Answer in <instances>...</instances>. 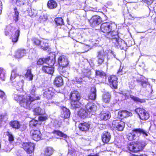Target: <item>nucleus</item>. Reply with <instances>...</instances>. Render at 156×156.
<instances>
[{"label": "nucleus", "mask_w": 156, "mask_h": 156, "mask_svg": "<svg viewBox=\"0 0 156 156\" xmlns=\"http://www.w3.org/2000/svg\"><path fill=\"white\" fill-rule=\"evenodd\" d=\"M36 88L34 86H31L30 89V95L25 96L22 95L15 94L14 99L17 101H19L20 105L25 108L29 109L31 103L34 101L39 99V97L36 96L35 94Z\"/></svg>", "instance_id": "1"}, {"label": "nucleus", "mask_w": 156, "mask_h": 156, "mask_svg": "<svg viewBox=\"0 0 156 156\" xmlns=\"http://www.w3.org/2000/svg\"><path fill=\"white\" fill-rule=\"evenodd\" d=\"M142 134L145 138L148 136V132L143 129L139 128L134 129L131 133H129L127 135V138L129 140H138L139 136Z\"/></svg>", "instance_id": "2"}, {"label": "nucleus", "mask_w": 156, "mask_h": 156, "mask_svg": "<svg viewBox=\"0 0 156 156\" xmlns=\"http://www.w3.org/2000/svg\"><path fill=\"white\" fill-rule=\"evenodd\" d=\"M145 145V143L143 141L136 143L130 144L128 145L127 148L130 151L137 152L142 150Z\"/></svg>", "instance_id": "3"}, {"label": "nucleus", "mask_w": 156, "mask_h": 156, "mask_svg": "<svg viewBox=\"0 0 156 156\" xmlns=\"http://www.w3.org/2000/svg\"><path fill=\"white\" fill-rule=\"evenodd\" d=\"M109 53L112 55L114 57H115V55L113 54V51L110 50L106 51H105L104 50H103L98 51L97 56L98 64L100 65L102 64L104 61L105 57L106 55H107V58L108 60L109 58L108 57V53Z\"/></svg>", "instance_id": "4"}, {"label": "nucleus", "mask_w": 156, "mask_h": 156, "mask_svg": "<svg viewBox=\"0 0 156 156\" xmlns=\"http://www.w3.org/2000/svg\"><path fill=\"white\" fill-rule=\"evenodd\" d=\"M101 31L106 34L107 38H111V34L110 32L112 30V24L109 23H105L101 24Z\"/></svg>", "instance_id": "5"}, {"label": "nucleus", "mask_w": 156, "mask_h": 156, "mask_svg": "<svg viewBox=\"0 0 156 156\" xmlns=\"http://www.w3.org/2000/svg\"><path fill=\"white\" fill-rule=\"evenodd\" d=\"M135 111L141 120H146L149 118V114L143 109L138 108L135 109Z\"/></svg>", "instance_id": "6"}, {"label": "nucleus", "mask_w": 156, "mask_h": 156, "mask_svg": "<svg viewBox=\"0 0 156 156\" xmlns=\"http://www.w3.org/2000/svg\"><path fill=\"white\" fill-rule=\"evenodd\" d=\"M89 21L91 26L94 27L100 24L102 22V19L100 16L95 15L93 16Z\"/></svg>", "instance_id": "7"}, {"label": "nucleus", "mask_w": 156, "mask_h": 156, "mask_svg": "<svg viewBox=\"0 0 156 156\" xmlns=\"http://www.w3.org/2000/svg\"><path fill=\"white\" fill-rule=\"evenodd\" d=\"M112 126L115 129L122 131L124 128L125 124L123 122L120 120H115L113 121Z\"/></svg>", "instance_id": "8"}, {"label": "nucleus", "mask_w": 156, "mask_h": 156, "mask_svg": "<svg viewBox=\"0 0 156 156\" xmlns=\"http://www.w3.org/2000/svg\"><path fill=\"white\" fill-rule=\"evenodd\" d=\"M85 109L89 115H93L97 109L96 105L92 102H89L85 105Z\"/></svg>", "instance_id": "9"}, {"label": "nucleus", "mask_w": 156, "mask_h": 156, "mask_svg": "<svg viewBox=\"0 0 156 156\" xmlns=\"http://www.w3.org/2000/svg\"><path fill=\"white\" fill-rule=\"evenodd\" d=\"M23 147L28 154H30L34 150V144L30 142L24 143L22 144Z\"/></svg>", "instance_id": "10"}, {"label": "nucleus", "mask_w": 156, "mask_h": 156, "mask_svg": "<svg viewBox=\"0 0 156 156\" xmlns=\"http://www.w3.org/2000/svg\"><path fill=\"white\" fill-rule=\"evenodd\" d=\"M23 78V76H18L16 78L19 80L13 82V85L17 90H20L23 89L24 83V81L22 79Z\"/></svg>", "instance_id": "11"}, {"label": "nucleus", "mask_w": 156, "mask_h": 156, "mask_svg": "<svg viewBox=\"0 0 156 156\" xmlns=\"http://www.w3.org/2000/svg\"><path fill=\"white\" fill-rule=\"evenodd\" d=\"M50 61L51 62V63L49 62V64H48L50 66H43L42 68V70L44 72L51 74L54 72L53 68L52 66L54 65L55 61L54 60H51V61Z\"/></svg>", "instance_id": "12"}, {"label": "nucleus", "mask_w": 156, "mask_h": 156, "mask_svg": "<svg viewBox=\"0 0 156 156\" xmlns=\"http://www.w3.org/2000/svg\"><path fill=\"white\" fill-rule=\"evenodd\" d=\"M58 62L59 65L63 67H66L69 63L68 58L64 55H61L59 57Z\"/></svg>", "instance_id": "13"}, {"label": "nucleus", "mask_w": 156, "mask_h": 156, "mask_svg": "<svg viewBox=\"0 0 156 156\" xmlns=\"http://www.w3.org/2000/svg\"><path fill=\"white\" fill-rule=\"evenodd\" d=\"M30 134L32 138L35 141H38L40 140L41 134L40 130L32 129L30 131Z\"/></svg>", "instance_id": "14"}, {"label": "nucleus", "mask_w": 156, "mask_h": 156, "mask_svg": "<svg viewBox=\"0 0 156 156\" xmlns=\"http://www.w3.org/2000/svg\"><path fill=\"white\" fill-rule=\"evenodd\" d=\"M118 80L116 76H111L109 77L108 79L109 83L111 87L114 89L117 87Z\"/></svg>", "instance_id": "15"}, {"label": "nucleus", "mask_w": 156, "mask_h": 156, "mask_svg": "<svg viewBox=\"0 0 156 156\" xmlns=\"http://www.w3.org/2000/svg\"><path fill=\"white\" fill-rule=\"evenodd\" d=\"M69 97L71 101L79 100L81 98L80 94L76 90L72 92Z\"/></svg>", "instance_id": "16"}, {"label": "nucleus", "mask_w": 156, "mask_h": 156, "mask_svg": "<svg viewBox=\"0 0 156 156\" xmlns=\"http://www.w3.org/2000/svg\"><path fill=\"white\" fill-rule=\"evenodd\" d=\"M111 137L110 133L108 132H104L101 135V139L102 141L105 143H108L110 141Z\"/></svg>", "instance_id": "17"}, {"label": "nucleus", "mask_w": 156, "mask_h": 156, "mask_svg": "<svg viewBox=\"0 0 156 156\" xmlns=\"http://www.w3.org/2000/svg\"><path fill=\"white\" fill-rule=\"evenodd\" d=\"M70 112L69 110L65 107H63L61 109V117L67 119L70 115Z\"/></svg>", "instance_id": "18"}, {"label": "nucleus", "mask_w": 156, "mask_h": 156, "mask_svg": "<svg viewBox=\"0 0 156 156\" xmlns=\"http://www.w3.org/2000/svg\"><path fill=\"white\" fill-rule=\"evenodd\" d=\"M90 123L89 122H83L80 123L79 127L80 130L83 131H87L90 128Z\"/></svg>", "instance_id": "19"}, {"label": "nucleus", "mask_w": 156, "mask_h": 156, "mask_svg": "<svg viewBox=\"0 0 156 156\" xmlns=\"http://www.w3.org/2000/svg\"><path fill=\"white\" fill-rule=\"evenodd\" d=\"M68 68L66 67H61L58 68V70L60 73L65 77L67 78L69 76V73L68 70Z\"/></svg>", "instance_id": "20"}, {"label": "nucleus", "mask_w": 156, "mask_h": 156, "mask_svg": "<svg viewBox=\"0 0 156 156\" xmlns=\"http://www.w3.org/2000/svg\"><path fill=\"white\" fill-rule=\"evenodd\" d=\"M132 115L131 112L126 110L119 111L118 113V116L121 119L131 116Z\"/></svg>", "instance_id": "21"}, {"label": "nucleus", "mask_w": 156, "mask_h": 156, "mask_svg": "<svg viewBox=\"0 0 156 156\" xmlns=\"http://www.w3.org/2000/svg\"><path fill=\"white\" fill-rule=\"evenodd\" d=\"M26 54V51L25 49H20L15 53V56L16 58H20L24 56Z\"/></svg>", "instance_id": "22"}, {"label": "nucleus", "mask_w": 156, "mask_h": 156, "mask_svg": "<svg viewBox=\"0 0 156 156\" xmlns=\"http://www.w3.org/2000/svg\"><path fill=\"white\" fill-rule=\"evenodd\" d=\"M43 95L44 97L49 99L52 98L54 95V93L50 89H47L43 92Z\"/></svg>", "instance_id": "23"}, {"label": "nucleus", "mask_w": 156, "mask_h": 156, "mask_svg": "<svg viewBox=\"0 0 156 156\" xmlns=\"http://www.w3.org/2000/svg\"><path fill=\"white\" fill-rule=\"evenodd\" d=\"M111 114L108 112H103L101 113L100 119L101 120H107L111 117Z\"/></svg>", "instance_id": "24"}, {"label": "nucleus", "mask_w": 156, "mask_h": 156, "mask_svg": "<svg viewBox=\"0 0 156 156\" xmlns=\"http://www.w3.org/2000/svg\"><path fill=\"white\" fill-rule=\"evenodd\" d=\"M78 114L80 117L83 119L85 118L89 115L86 109H80L78 112Z\"/></svg>", "instance_id": "25"}, {"label": "nucleus", "mask_w": 156, "mask_h": 156, "mask_svg": "<svg viewBox=\"0 0 156 156\" xmlns=\"http://www.w3.org/2000/svg\"><path fill=\"white\" fill-rule=\"evenodd\" d=\"M54 83L58 87L62 86L63 83V80L62 77L58 76L56 77L54 80Z\"/></svg>", "instance_id": "26"}, {"label": "nucleus", "mask_w": 156, "mask_h": 156, "mask_svg": "<svg viewBox=\"0 0 156 156\" xmlns=\"http://www.w3.org/2000/svg\"><path fill=\"white\" fill-rule=\"evenodd\" d=\"M48 7L50 9L55 8L57 6V4L56 1L54 0H49L47 3Z\"/></svg>", "instance_id": "27"}, {"label": "nucleus", "mask_w": 156, "mask_h": 156, "mask_svg": "<svg viewBox=\"0 0 156 156\" xmlns=\"http://www.w3.org/2000/svg\"><path fill=\"white\" fill-rule=\"evenodd\" d=\"M96 90L95 87H93L91 88V93L89 96V98L92 100H94L96 97Z\"/></svg>", "instance_id": "28"}, {"label": "nucleus", "mask_w": 156, "mask_h": 156, "mask_svg": "<svg viewBox=\"0 0 156 156\" xmlns=\"http://www.w3.org/2000/svg\"><path fill=\"white\" fill-rule=\"evenodd\" d=\"M111 95L109 93L107 92L104 94L102 96L103 101L105 103H109L110 100Z\"/></svg>", "instance_id": "29"}, {"label": "nucleus", "mask_w": 156, "mask_h": 156, "mask_svg": "<svg viewBox=\"0 0 156 156\" xmlns=\"http://www.w3.org/2000/svg\"><path fill=\"white\" fill-rule=\"evenodd\" d=\"M54 150L51 147H46L44 150V154L46 156L51 155L54 152Z\"/></svg>", "instance_id": "30"}, {"label": "nucleus", "mask_w": 156, "mask_h": 156, "mask_svg": "<svg viewBox=\"0 0 156 156\" xmlns=\"http://www.w3.org/2000/svg\"><path fill=\"white\" fill-rule=\"evenodd\" d=\"M10 125L12 127L16 129H20L21 126L20 122L17 121H11Z\"/></svg>", "instance_id": "31"}, {"label": "nucleus", "mask_w": 156, "mask_h": 156, "mask_svg": "<svg viewBox=\"0 0 156 156\" xmlns=\"http://www.w3.org/2000/svg\"><path fill=\"white\" fill-rule=\"evenodd\" d=\"M40 47L44 50H47L49 47L48 41L45 40H43L41 41Z\"/></svg>", "instance_id": "32"}, {"label": "nucleus", "mask_w": 156, "mask_h": 156, "mask_svg": "<svg viewBox=\"0 0 156 156\" xmlns=\"http://www.w3.org/2000/svg\"><path fill=\"white\" fill-rule=\"evenodd\" d=\"M79 100L71 101V105L73 108H79L81 107L82 104L79 102Z\"/></svg>", "instance_id": "33"}, {"label": "nucleus", "mask_w": 156, "mask_h": 156, "mask_svg": "<svg viewBox=\"0 0 156 156\" xmlns=\"http://www.w3.org/2000/svg\"><path fill=\"white\" fill-rule=\"evenodd\" d=\"M113 43L114 44L116 47H118L119 45L122 49H123V47H121V46L120 45V43L119 42V37L118 35H116L115 37L111 38Z\"/></svg>", "instance_id": "34"}, {"label": "nucleus", "mask_w": 156, "mask_h": 156, "mask_svg": "<svg viewBox=\"0 0 156 156\" xmlns=\"http://www.w3.org/2000/svg\"><path fill=\"white\" fill-rule=\"evenodd\" d=\"M25 76L29 80H33V75L31 73V69H27L26 73L25 74Z\"/></svg>", "instance_id": "35"}, {"label": "nucleus", "mask_w": 156, "mask_h": 156, "mask_svg": "<svg viewBox=\"0 0 156 156\" xmlns=\"http://www.w3.org/2000/svg\"><path fill=\"white\" fill-rule=\"evenodd\" d=\"M20 33V30H17L15 31L14 35L12 37V41L13 42H16L17 41Z\"/></svg>", "instance_id": "36"}, {"label": "nucleus", "mask_w": 156, "mask_h": 156, "mask_svg": "<svg viewBox=\"0 0 156 156\" xmlns=\"http://www.w3.org/2000/svg\"><path fill=\"white\" fill-rule=\"evenodd\" d=\"M82 73L83 75L85 76H87L89 77L91 74V71L90 70L87 68H84L82 70Z\"/></svg>", "instance_id": "37"}, {"label": "nucleus", "mask_w": 156, "mask_h": 156, "mask_svg": "<svg viewBox=\"0 0 156 156\" xmlns=\"http://www.w3.org/2000/svg\"><path fill=\"white\" fill-rule=\"evenodd\" d=\"M51 61V60L50 59H45V58H40L37 62V63L38 65H42L44 62H46L48 64H49V62Z\"/></svg>", "instance_id": "38"}, {"label": "nucleus", "mask_w": 156, "mask_h": 156, "mask_svg": "<svg viewBox=\"0 0 156 156\" xmlns=\"http://www.w3.org/2000/svg\"><path fill=\"white\" fill-rule=\"evenodd\" d=\"M79 153L74 150H69L67 156H79Z\"/></svg>", "instance_id": "39"}, {"label": "nucleus", "mask_w": 156, "mask_h": 156, "mask_svg": "<svg viewBox=\"0 0 156 156\" xmlns=\"http://www.w3.org/2000/svg\"><path fill=\"white\" fill-rule=\"evenodd\" d=\"M34 111L36 115H41L44 113V111L39 107L34 109Z\"/></svg>", "instance_id": "40"}, {"label": "nucleus", "mask_w": 156, "mask_h": 156, "mask_svg": "<svg viewBox=\"0 0 156 156\" xmlns=\"http://www.w3.org/2000/svg\"><path fill=\"white\" fill-rule=\"evenodd\" d=\"M53 133L62 138H66L67 137L66 135L59 130H54Z\"/></svg>", "instance_id": "41"}, {"label": "nucleus", "mask_w": 156, "mask_h": 156, "mask_svg": "<svg viewBox=\"0 0 156 156\" xmlns=\"http://www.w3.org/2000/svg\"><path fill=\"white\" fill-rule=\"evenodd\" d=\"M130 98L132 100L136 102L142 103L144 102L145 101L144 100L140 99L137 97H135L132 95H130Z\"/></svg>", "instance_id": "42"}, {"label": "nucleus", "mask_w": 156, "mask_h": 156, "mask_svg": "<svg viewBox=\"0 0 156 156\" xmlns=\"http://www.w3.org/2000/svg\"><path fill=\"white\" fill-rule=\"evenodd\" d=\"M96 75L97 76L104 78L106 76L105 73L101 70H96Z\"/></svg>", "instance_id": "43"}, {"label": "nucleus", "mask_w": 156, "mask_h": 156, "mask_svg": "<svg viewBox=\"0 0 156 156\" xmlns=\"http://www.w3.org/2000/svg\"><path fill=\"white\" fill-rule=\"evenodd\" d=\"M55 21L57 25H62L63 24V20L61 18H56Z\"/></svg>", "instance_id": "44"}, {"label": "nucleus", "mask_w": 156, "mask_h": 156, "mask_svg": "<svg viewBox=\"0 0 156 156\" xmlns=\"http://www.w3.org/2000/svg\"><path fill=\"white\" fill-rule=\"evenodd\" d=\"M5 73L3 68H0V78L4 80H5Z\"/></svg>", "instance_id": "45"}, {"label": "nucleus", "mask_w": 156, "mask_h": 156, "mask_svg": "<svg viewBox=\"0 0 156 156\" xmlns=\"http://www.w3.org/2000/svg\"><path fill=\"white\" fill-rule=\"evenodd\" d=\"M32 41L33 44L36 45L40 46L41 41H40L38 39L36 38H33L32 39Z\"/></svg>", "instance_id": "46"}, {"label": "nucleus", "mask_w": 156, "mask_h": 156, "mask_svg": "<svg viewBox=\"0 0 156 156\" xmlns=\"http://www.w3.org/2000/svg\"><path fill=\"white\" fill-rule=\"evenodd\" d=\"M18 76H17V75L16 73V72L15 70H13L12 72L11 77H10V80H12L15 78H16V80H18L19 79H18L16 78Z\"/></svg>", "instance_id": "47"}, {"label": "nucleus", "mask_w": 156, "mask_h": 156, "mask_svg": "<svg viewBox=\"0 0 156 156\" xmlns=\"http://www.w3.org/2000/svg\"><path fill=\"white\" fill-rule=\"evenodd\" d=\"M14 10L15 12V14L14 15V19L16 22H17L18 20V18L19 13L16 8H15L14 9Z\"/></svg>", "instance_id": "48"}, {"label": "nucleus", "mask_w": 156, "mask_h": 156, "mask_svg": "<svg viewBox=\"0 0 156 156\" xmlns=\"http://www.w3.org/2000/svg\"><path fill=\"white\" fill-rule=\"evenodd\" d=\"M47 16L44 15H41L39 17V20L41 23L44 22L47 20Z\"/></svg>", "instance_id": "49"}, {"label": "nucleus", "mask_w": 156, "mask_h": 156, "mask_svg": "<svg viewBox=\"0 0 156 156\" xmlns=\"http://www.w3.org/2000/svg\"><path fill=\"white\" fill-rule=\"evenodd\" d=\"M26 2L25 0H17L16 4L17 5L20 6L24 5Z\"/></svg>", "instance_id": "50"}, {"label": "nucleus", "mask_w": 156, "mask_h": 156, "mask_svg": "<svg viewBox=\"0 0 156 156\" xmlns=\"http://www.w3.org/2000/svg\"><path fill=\"white\" fill-rule=\"evenodd\" d=\"M12 144H9L6 146L4 150L6 152L9 151L12 149Z\"/></svg>", "instance_id": "51"}, {"label": "nucleus", "mask_w": 156, "mask_h": 156, "mask_svg": "<svg viewBox=\"0 0 156 156\" xmlns=\"http://www.w3.org/2000/svg\"><path fill=\"white\" fill-rule=\"evenodd\" d=\"M8 136L9 137V140L10 142H12L13 141L14 137L12 134L9 133Z\"/></svg>", "instance_id": "52"}, {"label": "nucleus", "mask_w": 156, "mask_h": 156, "mask_svg": "<svg viewBox=\"0 0 156 156\" xmlns=\"http://www.w3.org/2000/svg\"><path fill=\"white\" fill-rule=\"evenodd\" d=\"M0 98L2 99H5L6 96L5 93L2 91L0 90Z\"/></svg>", "instance_id": "53"}, {"label": "nucleus", "mask_w": 156, "mask_h": 156, "mask_svg": "<svg viewBox=\"0 0 156 156\" xmlns=\"http://www.w3.org/2000/svg\"><path fill=\"white\" fill-rule=\"evenodd\" d=\"M110 34H111V38H113V37H115L116 35H118L117 33V32L114 31H111V32H110Z\"/></svg>", "instance_id": "54"}, {"label": "nucleus", "mask_w": 156, "mask_h": 156, "mask_svg": "<svg viewBox=\"0 0 156 156\" xmlns=\"http://www.w3.org/2000/svg\"><path fill=\"white\" fill-rule=\"evenodd\" d=\"M37 121L35 120H33L30 122V125L36 126L37 124Z\"/></svg>", "instance_id": "55"}, {"label": "nucleus", "mask_w": 156, "mask_h": 156, "mask_svg": "<svg viewBox=\"0 0 156 156\" xmlns=\"http://www.w3.org/2000/svg\"><path fill=\"white\" fill-rule=\"evenodd\" d=\"M145 3H147L148 5H151V4L153 2V0H142Z\"/></svg>", "instance_id": "56"}, {"label": "nucleus", "mask_w": 156, "mask_h": 156, "mask_svg": "<svg viewBox=\"0 0 156 156\" xmlns=\"http://www.w3.org/2000/svg\"><path fill=\"white\" fill-rule=\"evenodd\" d=\"M47 118L46 116H39L38 119L41 121H44L47 119Z\"/></svg>", "instance_id": "57"}, {"label": "nucleus", "mask_w": 156, "mask_h": 156, "mask_svg": "<svg viewBox=\"0 0 156 156\" xmlns=\"http://www.w3.org/2000/svg\"><path fill=\"white\" fill-rule=\"evenodd\" d=\"M5 116L4 115H0V127L1 126V124L2 121L4 119Z\"/></svg>", "instance_id": "58"}, {"label": "nucleus", "mask_w": 156, "mask_h": 156, "mask_svg": "<svg viewBox=\"0 0 156 156\" xmlns=\"http://www.w3.org/2000/svg\"><path fill=\"white\" fill-rule=\"evenodd\" d=\"M74 80L77 82H81L82 81V79L80 77H76L75 78Z\"/></svg>", "instance_id": "59"}, {"label": "nucleus", "mask_w": 156, "mask_h": 156, "mask_svg": "<svg viewBox=\"0 0 156 156\" xmlns=\"http://www.w3.org/2000/svg\"><path fill=\"white\" fill-rule=\"evenodd\" d=\"M122 68L123 67H122V68H121V67H120L119 70H118L117 74L118 75H121L123 74V71H122Z\"/></svg>", "instance_id": "60"}, {"label": "nucleus", "mask_w": 156, "mask_h": 156, "mask_svg": "<svg viewBox=\"0 0 156 156\" xmlns=\"http://www.w3.org/2000/svg\"><path fill=\"white\" fill-rule=\"evenodd\" d=\"M141 84L143 87H146L147 85V82L145 81H142L141 82Z\"/></svg>", "instance_id": "61"}, {"label": "nucleus", "mask_w": 156, "mask_h": 156, "mask_svg": "<svg viewBox=\"0 0 156 156\" xmlns=\"http://www.w3.org/2000/svg\"><path fill=\"white\" fill-rule=\"evenodd\" d=\"M7 28L10 29V31L11 32H12L15 29V28L14 27H11V26H8V27H7Z\"/></svg>", "instance_id": "62"}, {"label": "nucleus", "mask_w": 156, "mask_h": 156, "mask_svg": "<svg viewBox=\"0 0 156 156\" xmlns=\"http://www.w3.org/2000/svg\"><path fill=\"white\" fill-rule=\"evenodd\" d=\"M87 156H99L97 154H95L94 155H91V154L88 155Z\"/></svg>", "instance_id": "63"}, {"label": "nucleus", "mask_w": 156, "mask_h": 156, "mask_svg": "<svg viewBox=\"0 0 156 156\" xmlns=\"http://www.w3.org/2000/svg\"><path fill=\"white\" fill-rule=\"evenodd\" d=\"M140 156H146L145 154H142V155H140Z\"/></svg>", "instance_id": "64"}]
</instances>
